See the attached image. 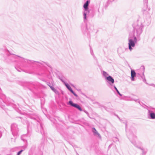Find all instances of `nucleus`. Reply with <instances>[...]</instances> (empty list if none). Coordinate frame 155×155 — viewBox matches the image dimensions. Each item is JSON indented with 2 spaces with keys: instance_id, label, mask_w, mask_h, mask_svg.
Here are the masks:
<instances>
[{
  "instance_id": "obj_14",
  "label": "nucleus",
  "mask_w": 155,
  "mask_h": 155,
  "mask_svg": "<svg viewBox=\"0 0 155 155\" xmlns=\"http://www.w3.org/2000/svg\"><path fill=\"white\" fill-rule=\"evenodd\" d=\"M131 79L132 81L135 80L134 77L136 76V72L134 70H131Z\"/></svg>"
},
{
  "instance_id": "obj_31",
  "label": "nucleus",
  "mask_w": 155,
  "mask_h": 155,
  "mask_svg": "<svg viewBox=\"0 0 155 155\" xmlns=\"http://www.w3.org/2000/svg\"><path fill=\"white\" fill-rule=\"evenodd\" d=\"M84 112H85L87 114H88V113L85 110H84Z\"/></svg>"
},
{
  "instance_id": "obj_13",
  "label": "nucleus",
  "mask_w": 155,
  "mask_h": 155,
  "mask_svg": "<svg viewBox=\"0 0 155 155\" xmlns=\"http://www.w3.org/2000/svg\"><path fill=\"white\" fill-rule=\"evenodd\" d=\"M92 131L94 133V135L97 137H101V136L100 134L97 132L96 129L94 128L93 127L92 128Z\"/></svg>"
},
{
  "instance_id": "obj_3",
  "label": "nucleus",
  "mask_w": 155,
  "mask_h": 155,
  "mask_svg": "<svg viewBox=\"0 0 155 155\" xmlns=\"http://www.w3.org/2000/svg\"><path fill=\"white\" fill-rule=\"evenodd\" d=\"M126 131L127 133V135L128 138L130 140L131 143L135 147H138L136 143V140L137 139V136L135 135V134L136 133V131L135 129L132 128L131 130L129 131H127V124L126 123L125 124Z\"/></svg>"
},
{
  "instance_id": "obj_17",
  "label": "nucleus",
  "mask_w": 155,
  "mask_h": 155,
  "mask_svg": "<svg viewBox=\"0 0 155 155\" xmlns=\"http://www.w3.org/2000/svg\"><path fill=\"white\" fill-rule=\"evenodd\" d=\"M102 74L103 76L104 77L105 80L106 79L107 77L109 76L108 73L104 71H103L102 72Z\"/></svg>"
},
{
  "instance_id": "obj_6",
  "label": "nucleus",
  "mask_w": 155,
  "mask_h": 155,
  "mask_svg": "<svg viewBox=\"0 0 155 155\" xmlns=\"http://www.w3.org/2000/svg\"><path fill=\"white\" fill-rule=\"evenodd\" d=\"M27 134L22 135L21 137V139L24 142L26 141L28 139L31 134V127H30V125L29 123H28L27 126Z\"/></svg>"
},
{
  "instance_id": "obj_20",
  "label": "nucleus",
  "mask_w": 155,
  "mask_h": 155,
  "mask_svg": "<svg viewBox=\"0 0 155 155\" xmlns=\"http://www.w3.org/2000/svg\"><path fill=\"white\" fill-rule=\"evenodd\" d=\"M138 148L141 149L142 150V155H145L147 152V150H145L144 149L140 147H138Z\"/></svg>"
},
{
  "instance_id": "obj_29",
  "label": "nucleus",
  "mask_w": 155,
  "mask_h": 155,
  "mask_svg": "<svg viewBox=\"0 0 155 155\" xmlns=\"http://www.w3.org/2000/svg\"><path fill=\"white\" fill-rule=\"evenodd\" d=\"M143 78H144V79H143V81L144 82H146V79L145 78V76L144 75H143Z\"/></svg>"
},
{
  "instance_id": "obj_32",
  "label": "nucleus",
  "mask_w": 155,
  "mask_h": 155,
  "mask_svg": "<svg viewBox=\"0 0 155 155\" xmlns=\"http://www.w3.org/2000/svg\"><path fill=\"white\" fill-rule=\"evenodd\" d=\"M81 94L84 96L86 97H87L86 96V95H85L84 93H82Z\"/></svg>"
},
{
  "instance_id": "obj_27",
  "label": "nucleus",
  "mask_w": 155,
  "mask_h": 155,
  "mask_svg": "<svg viewBox=\"0 0 155 155\" xmlns=\"http://www.w3.org/2000/svg\"><path fill=\"white\" fill-rule=\"evenodd\" d=\"M132 100H133V101H135L136 102H138L139 103L140 102H139V99H136V100H135V99H132Z\"/></svg>"
},
{
  "instance_id": "obj_15",
  "label": "nucleus",
  "mask_w": 155,
  "mask_h": 155,
  "mask_svg": "<svg viewBox=\"0 0 155 155\" xmlns=\"http://www.w3.org/2000/svg\"><path fill=\"white\" fill-rule=\"evenodd\" d=\"M29 117L30 118L34 119L35 120H36L38 122V116L35 114L34 115H29Z\"/></svg>"
},
{
  "instance_id": "obj_36",
  "label": "nucleus",
  "mask_w": 155,
  "mask_h": 155,
  "mask_svg": "<svg viewBox=\"0 0 155 155\" xmlns=\"http://www.w3.org/2000/svg\"><path fill=\"white\" fill-rule=\"evenodd\" d=\"M77 155H79L78 153H77Z\"/></svg>"
},
{
  "instance_id": "obj_16",
  "label": "nucleus",
  "mask_w": 155,
  "mask_h": 155,
  "mask_svg": "<svg viewBox=\"0 0 155 155\" xmlns=\"http://www.w3.org/2000/svg\"><path fill=\"white\" fill-rule=\"evenodd\" d=\"M49 87L51 90H52L56 94H59V92L54 87L52 86H49Z\"/></svg>"
},
{
  "instance_id": "obj_30",
  "label": "nucleus",
  "mask_w": 155,
  "mask_h": 155,
  "mask_svg": "<svg viewBox=\"0 0 155 155\" xmlns=\"http://www.w3.org/2000/svg\"><path fill=\"white\" fill-rule=\"evenodd\" d=\"M69 91H70L71 92L72 91H73V90L72 89V88H71V87H70L69 88H68V89Z\"/></svg>"
},
{
  "instance_id": "obj_10",
  "label": "nucleus",
  "mask_w": 155,
  "mask_h": 155,
  "mask_svg": "<svg viewBox=\"0 0 155 155\" xmlns=\"http://www.w3.org/2000/svg\"><path fill=\"white\" fill-rule=\"evenodd\" d=\"M144 6L142 8V11L144 13L147 12L150 9V8L147 7V0H143Z\"/></svg>"
},
{
  "instance_id": "obj_9",
  "label": "nucleus",
  "mask_w": 155,
  "mask_h": 155,
  "mask_svg": "<svg viewBox=\"0 0 155 155\" xmlns=\"http://www.w3.org/2000/svg\"><path fill=\"white\" fill-rule=\"evenodd\" d=\"M11 131L13 136H16L18 134L19 129L16 124H13L11 125Z\"/></svg>"
},
{
  "instance_id": "obj_1",
  "label": "nucleus",
  "mask_w": 155,
  "mask_h": 155,
  "mask_svg": "<svg viewBox=\"0 0 155 155\" xmlns=\"http://www.w3.org/2000/svg\"><path fill=\"white\" fill-rule=\"evenodd\" d=\"M9 54H7L8 59H9L11 61H15V59H18V57H19L20 59H18L19 61L21 63H25L30 64L31 65L39 66V64L42 66L46 67V66H48L49 67L52 69V68L51 65L48 62H46L42 61H35L33 60H29L26 59H25L21 57L20 56L16 55L12 53L11 52L8 51Z\"/></svg>"
},
{
  "instance_id": "obj_11",
  "label": "nucleus",
  "mask_w": 155,
  "mask_h": 155,
  "mask_svg": "<svg viewBox=\"0 0 155 155\" xmlns=\"http://www.w3.org/2000/svg\"><path fill=\"white\" fill-rule=\"evenodd\" d=\"M68 104L70 105L71 106L76 108L80 111L82 110L80 106L77 104H75L73 103L71 101H70Z\"/></svg>"
},
{
  "instance_id": "obj_5",
  "label": "nucleus",
  "mask_w": 155,
  "mask_h": 155,
  "mask_svg": "<svg viewBox=\"0 0 155 155\" xmlns=\"http://www.w3.org/2000/svg\"><path fill=\"white\" fill-rule=\"evenodd\" d=\"M145 108L148 110L147 115L148 118L152 119H155V110L154 108L147 106Z\"/></svg>"
},
{
  "instance_id": "obj_21",
  "label": "nucleus",
  "mask_w": 155,
  "mask_h": 155,
  "mask_svg": "<svg viewBox=\"0 0 155 155\" xmlns=\"http://www.w3.org/2000/svg\"><path fill=\"white\" fill-rule=\"evenodd\" d=\"M141 67L143 68V75H142V76H141V78H142V79H144L143 75H144V72L145 68H144V66H142Z\"/></svg>"
},
{
  "instance_id": "obj_19",
  "label": "nucleus",
  "mask_w": 155,
  "mask_h": 155,
  "mask_svg": "<svg viewBox=\"0 0 155 155\" xmlns=\"http://www.w3.org/2000/svg\"><path fill=\"white\" fill-rule=\"evenodd\" d=\"M113 87V89H115V90H116V91H117V93L120 96H122V94H121L120 93V92H119V91H118V89H117V87H116V86H115V85H114V86Z\"/></svg>"
},
{
  "instance_id": "obj_24",
  "label": "nucleus",
  "mask_w": 155,
  "mask_h": 155,
  "mask_svg": "<svg viewBox=\"0 0 155 155\" xmlns=\"http://www.w3.org/2000/svg\"><path fill=\"white\" fill-rule=\"evenodd\" d=\"M60 80L64 84V83H66L65 81H64L63 78L61 77L60 78Z\"/></svg>"
},
{
  "instance_id": "obj_18",
  "label": "nucleus",
  "mask_w": 155,
  "mask_h": 155,
  "mask_svg": "<svg viewBox=\"0 0 155 155\" xmlns=\"http://www.w3.org/2000/svg\"><path fill=\"white\" fill-rule=\"evenodd\" d=\"M90 53H91V54L93 55L94 59L95 60H96L97 61V59L96 57L94 56V54L93 53V51L91 48H90Z\"/></svg>"
},
{
  "instance_id": "obj_35",
  "label": "nucleus",
  "mask_w": 155,
  "mask_h": 155,
  "mask_svg": "<svg viewBox=\"0 0 155 155\" xmlns=\"http://www.w3.org/2000/svg\"><path fill=\"white\" fill-rule=\"evenodd\" d=\"M48 85L49 86H51V85L48 84Z\"/></svg>"
},
{
  "instance_id": "obj_34",
  "label": "nucleus",
  "mask_w": 155,
  "mask_h": 155,
  "mask_svg": "<svg viewBox=\"0 0 155 155\" xmlns=\"http://www.w3.org/2000/svg\"><path fill=\"white\" fill-rule=\"evenodd\" d=\"M15 68L18 71H19V72L21 71H20V70H18V69L17 68H16V67H15Z\"/></svg>"
},
{
  "instance_id": "obj_23",
  "label": "nucleus",
  "mask_w": 155,
  "mask_h": 155,
  "mask_svg": "<svg viewBox=\"0 0 155 155\" xmlns=\"http://www.w3.org/2000/svg\"><path fill=\"white\" fill-rule=\"evenodd\" d=\"M112 140L114 142H117L118 141V139L117 137H114Z\"/></svg>"
},
{
  "instance_id": "obj_12",
  "label": "nucleus",
  "mask_w": 155,
  "mask_h": 155,
  "mask_svg": "<svg viewBox=\"0 0 155 155\" xmlns=\"http://www.w3.org/2000/svg\"><path fill=\"white\" fill-rule=\"evenodd\" d=\"M39 124L37 125L38 127L40 130L41 134L42 135H44L45 136L46 133L44 131V127L43 124H41L40 122H39Z\"/></svg>"
},
{
  "instance_id": "obj_7",
  "label": "nucleus",
  "mask_w": 155,
  "mask_h": 155,
  "mask_svg": "<svg viewBox=\"0 0 155 155\" xmlns=\"http://www.w3.org/2000/svg\"><path fill=\"white\" fill-rule=\"evenodd\" d=\"M90 3V0H87L84 3L83 5L84 11L83 12V14L84 20L87 19V15L89 12L88 7Z\"/></svg>"
},
{
  "instance_id": "obj_22",
  "label": "nucleus",
  "mask_w": 155,
  "mask_h": 155,
  "mask_svg": "<svg viewBox=\"0 0 155 155\" xmlns=\"http://www.w3.org/2000/svg\"><path fill=\"white\" fill-rule=\"evenodd\" d=\"M65 85L66 86V87L68 89V88H69L70 87V86L67 83H64Z\"/></svg>"
},
{
  "instance_id": "obj_28",
  "label": "nucleus",
  "mask_w": 155,
  "mask_h": 155,
  "mask_svg": "<svg viewBox=\"0 0 155 155\" xmlns=\"http://www.w3.org/2000/svg\"><path fill=\"white\" fill-rule=\"evenodd\" d=\"M149 85L151 86H153V87H155V84H150Z\"/></svg>"
},
{
  "instance_id": "obj_4",
  "label": "nucleus",
  "mask_w": 155,
  "mask_h": 155,
  "mask_svg": "<svg viewBox=\"0 0 155 155\" xmlns=\"http://www.w3.org/2000/svg\"><path fill=\"white\" fill-rule=\"evenodd\" d=\"M137 39L140 40V38L129 33L128 40L129 41V48L130 51L133 49L132 47H134L135 43H137Z\"/></svg>"
},
{
  "instance_id": "obj_8",
  "label": "nucleus",
  "mask_w": 155,
  "mask_h": 155,
  "mask_svg": "<svg viewBox=\"0 0 155 155\" xmlns=\"http://www.w3.org/2000/svg\"><path fill=\"white\" fill-rule=\"evenodd\" d=\"M105 80L107 83V86L112 90H113V87L114 85V81L113 77L110 76H109L108 77H107Z\"/></svg>"
},
{
  "instance_id": "obj_25",
  "label": "nucleus",
  "mask_w": 155,
  "mask_h": 155,
  "mask_svg": "<svg viewBox=\"0 0 155 155\" xmlns=\"http://www.w3.org/2000/svg\"><path fill=\"white\" fill-rule=\"evenodd\" d=\"M71 92L76 97H78V95L74 92L73 91H72Z\"/></svg>"
},
{
  "instance_id": "obj_33",
  "label": "nucleus",
  "mask_w": 155,
  "mask_h": 155,
  "mask_svg": "<svg viewBox=\"0 0 155 155\" xmlns=\"http://www.w3.org/2000/svg\"><path fill=\"white\" fill-rule=\"evenodd\" d=\"M2 135V133L1 132H0V138L1 137Z\"/></svg>"
},
{
  "instance_id": "obj_26",
  "label": "nucleus",
  "mask_w": 155,
  "mask_h": 155,
  "mask_svg": "<svg viewBox=\"0 0 155 155\" xmlns=\"http://www.w3.org/2000/svg\"><path fill=\"white\" fill-rule=\"evenodd\" d=\"M23 150H21L19 151H18L17 153V155H20L21 153H22V152L23 151Z\"/></svg>"
},
{
  "instance_id": "obj_37",
  "label": "nucleus",
  "mask_w": 155,
  "mask_h": 155,
  "mask_svg": "<svg viewBox=\"0 0 155 155\" xmlns=\"http://www.w3.org/2000/svg\"><path fill=\"white\" fill-rule=\"evenodd\" d=\"M114 0H113V1H114Z\"/></svg>"
},
{
  "instance_id": "obj_2",
  "label": "nucleus",
  "mask_w": 155,
  "mask_h": 155,
  "mask_svg": "<svg viewBox=\"0 0 155 155\" xmlns=\"http://www.w3.org/2000/svg\"><path fill=\"white\" fill-rule=\"evenodd\" d=\"M133 30L130 34L140 38V35L143 32V29L144 27L143 25L141 22L137 21L133 24Z\"/></svg>"
}]
</instances>
